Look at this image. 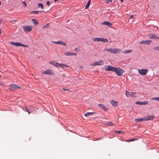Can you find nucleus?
<instances>
[{
  "label": "nucleus",
  "instance_id": "nucleus-46",
  "mask_svg": "<svg viewBox=\"0 0 159 159\" xmlns=\"http://www.w3.org/2000/svg\"><path fill=\"white\" fill-rule=\"evenodd\" d=\"M2 20L0 19V24L1 23V22H2Z\"/></svg>",
  "mask_w": 159,
  "mask_h": 159
},
{
  "label": "nucleus",
  "instance_id": "nucleus-8",
  "mask_svg": "<svg viewBox=\"0 0 159 159\" xmlns=\"http://www.w3.org/2000/svg\"><path fill=\"white\" fill-rule=\"evenodd\" d=\"M20 87L15 84H11L9 86V89L11 90L14 91L17 89H20Z\"/></svg>",
  "mask_w": 159,
  "mask_h": 159
},
{
  "label": "nucleus",
  "instance_id": "nucleus-45",
  "mask_svg": "<svg viewBox=\"0 0 159 159\" xmlns=\"http://www.w3.org/2000/svg\"><path fill=\"white\" fill-rule=\"evenodd\" d=\"M78 48H75V51H78Z\"/></svg>",
  "mask_w": 159,
  "mask_h": 159
},
{
  "label": "nucleus",
  "instance_id": "nucleus-19",
  "mask_svg": "<svg viewBox=\"0 0 159 159\" xmlns=\"http://www.w3.org/2000/svg\"><path fill=\"white\" fill-rule=\"evenodd\" d=\"M98 106L102 108L103 109H104L105 111H107V108L103 104H99Z\"/></svg>",
  "mask_w": 159,
  "mask_h": 159
},
{
  "label": "nucleus",
  "instance_id": "nucleus-47",
  "mask_svg": "<svg viewBox=\"0 0 159 159\" xmlns=\"http://www.w3.org/2000/svg\"><path fill=\"white\" fill-rule=\"evenodd\" d=\"M62 89L64 90H66V89Z\"/></svg>",
  "mask_w": 159,
  "mask_h": 159
},
{
  "label": "nucleus",
  "instance_id": "nucleus-50",
  "mask_svg": "<svg viewBox=\"0 0 159 159\" xmlns=\"http://www.w3.org/2000/svg\"><path fill=\"white\" fill-rule=\"evenodd\" d=\"M54 0V1H55V2H57V1L58 0Z\"/></svg>",
  "mask_w": 159,
  "mask_h": 159
},
{
  "label": "nucleus",
  "instance_id": "nucleus-29",
  "mask_svg": "<svg viewBox=\"0 0 159 159\" xmlns=\"http://www.w3.org/2000/svg\"><path fill=\"white\" fill-rule=\"evenodd\" d=\"M143 102H141L139 101L137 102H136V103L137 104H139L140 105H143Z\"/></svg>",
  "mask_w": 159,
  "mask_h": 159
},
{
  "label": "nucleus",
  "instance_id": "nucleus-34",
  "mask_svg": "<svg viewBox=\"0 0 159 159\" xmlns=\"http://www.w3.org/2000/svg\"><path fill=\"white\" fill-rule=\"evenodd\" d=\"M154 49L156 50L159 51V46L154 47Z\"/></svg>",
  "mask_w": 159,
  "mask_h": 159
},
{
  "label": "nucleus",
  "instance_id": "nucleus-11",
  "mask_svg": "<svg viewBox=\"0 0 159 159\" xmlns=\"http://www.w3.org/2000/svg\"><path fill=\"white\" fill-rule=\"evenodd\" d=\"M43 73L45 74L52 75H54V73L52 71V70H48L44 71L43 72Z\"/></svg>",
  "mask_w": 159,
  "mask_h": 159
},
{
  "label": "nucleus",
  "instance_id": "nucleus-42",
  "mask_svg": "<svg viewBox=\"0 0 159 159\" xmlns=\"http://www.w3.org/2000/svg\"><path fill=\"white\" fill-rule=\"evenodd\" d=\"M22 3L24 4L25 6V7L26 6V4L25 2H23Z\"/></svg>",
  "mask_w": 159,
  "mask_h": 159
},
{
  "label": "nucleus",
  "instance_id": "nucleus-54",
  "mask_svg": "<svg viewBox=\"0 0 159 159\" xmlns=\"http://www.w3.org/2000/svg\"><path fill=\"white\" fill-rule=\"evenodd\" d=\"M66 90L69 91V90L68 89H66Z\"/></svg>",
  "mask_w": 159,
  "mask_h": 159
},
{
  "label": "nucleus",
  "instance_id": "nucleus-48",
  "mask_svg": "<svg viewBox=\"0 0 159 159\" xmlns=\"http://www.w3.org/2000/svg\"><path fill=\"white\" fill-rule=\"evenodd\" d=\"M123 0H120L121 2H123Z\"/></svg>",
  "mask_w": 159,
  "mask_h": 159
},
{
  "label": "nucleus",
  "instance_id": "nucleus-23",
  "mask_svg": "<svg viewBox=\"0 0 159 159\" xmlns=\"http://www.w3.org/2000/svg\"><path fill=\"white\" fill-rule=\"evenodd\" d=\"M136 93L134 92H131L130 93V95L131 97H134L135 96Z\"/></svg>",
  "mask_w": 159,
  "mask_h": 159
},
{
  "label": "nucleus",
  "instance_id": "nucleus-7",
  "mask_svg": "<svg viewBox=\"0 0 159 159\" xmlns=\"http://www.w3.org/2000/svg\"><path fill=\"white\" fill-rule=\"evenodd\" d=\"M115 67H112L111 66H107L105 67V70L107 71H111L113 72H114Z\"/></svg>",
  "mask_w": 159,
  "mask_h": 159
},
{
  "label": "nucleus",
  "instance_id": "nucleus-40",
  "mask_svg": "<svg viewBox=\"0 0 159 159\" xmlns=\"http://www.w3.org/2000/svg\"><path fill=\"white\" fill-rule=\"evenodd\" d=\"M77 54L76 53L71 52V55H76Z\"/></svg>",
  "mask_w": 159,
  "mask_h": 159
},
{
  "label": "nucleus",
  "instance_id": "nucleus-16",
  "mask_svg": "<svg viewBox=\"0 0 159 159\" xmlns=\"http://www.w3.org/2000/svg\"><path fill=\"white\" fill-rule=\"evenodd\" d=\"M154 116L152 115H151L147 117H145V121L152 120L154 119Z\"/></svg>",
  "mask_w": 159,
  "mask_h": 159
},
{
  "label": "nucleus",
  "instance_id": "nucleus-53",
  "mask_svg": "<svg viewBox=\"0 0 159 159\" xmlns=\"http://www.w3.org/2000/svg\"><path fill=\"white\" fill-rule=\"evenodd\" d=\"M1 77V75H0V77Z\"/></svg>",
  "mask_w": 159,
  "mask_h": 159
},
{
  "label": "nucleus",
  "instance_id": "nucleus-20",
  "mask_svg": "<svg viewBox=\"0 0 159 159\" xmlns=\"http://www.w3.org/2000/svg\"><path fill=\"white\" fill-rule=\"evenodd\" d=\"M94 113V112H88L86 113H85L84 115V116L86 117H87L89 115H93Z\"/></svg>",
  "mask_w": 159,
  "mask_h": 159
},
{
  "label": "nucleus",
  "instance_id": "nucleus-3",
  "mask_svg": "<svg viewBox=\"0 0 159 159\" xmlns=\"http://www.w3.org/2000/svg\"><path fill=\"white\" fill-rule=\"evenodd\" d=\"M114 72L119 76H122L124 71L123 70L120 68H116Z\"/></svg>",
  "mask_w": 159,
  "mask_h": 159
},
{
  "label": "nucleus",
  "instance_id": "nucleus-33",
  "mask_svg": "<svg viewBox=\"0 0 159 159\" xmlns=\"http://www.w3.org/2000/svg\"><path fill=\"white\" fill-rule=\"evenodd\" d=\"M48 25H49V24H46V25L44 26L43 27V28H47L48 27Z\"/></svg>",
  "mask_w": 159,
  "mask_h": 159
},
{
  "label": "nucleus",
  "instance_id": "nucleus-6",
  "mask_svg": "<svg viewBox=\"0 0 159 159\" xmlns=\"http://www.w3.org/2000/svg\"><path fill=\"white\" fill-rule=\"evenodd\" d=\"M10 43L12 45H14L16 46H22L24 47H28V46L27 45H25L23 44H22L18 42H11Z\"/></svg>",
  "mask_w": 159,
  "mask_h": 159
},
{
  "label": "nucleus",
  "instance_id": "nucleus-15",
  "mask_svg": "<svg viewBox=\"0 0 159 159\" xmlns=\"http://www.w3.org/2000/svg\"><path fill=\"white\" fill-rule=\"evenodd\" d=\"M52 43H54L56 44H61L63 45L64 46H66V44L65 43L62 41H59L57 42H55V41H52Z\"/></svg>",
  "mask_w": 159,
  "mask_h": 159
},
{
  "label": "nucleus",
  "instance_id": "nucleus-52",
  "mask_svg": "<svg viewBox=\"0 0 159 159\" xmlns=\"http://www.w3.org/2000/svg\"><path fill=\"white\" fill-rule=\"evenodd\" d=\"M2 33V32H1V31L0 30V33L1 34Z\"/></svg>",
  "mask_w": 159,
  "mask_h": 159
},
{
  "label": "nucleus",
  "instance_id": "nucleus-44",
  "mask_svg": "<svg viewBox=\"0 0 159 159\" xmlns=\"http://www.w3.org/2000/svg\"><path fill=\"white\" fill-rule=\"evenodd\" d=\"M133 17V15H132L131 16H130V19H131V18H132Z\"/></svg>",
  "mask_w": 159,
  "mask_h": 159
},
{
  "label": "nucleus",
  "instance_id": "nucleus-9",
  "mask_svg": "<svg viewBox=\"0 0 159 159\" xmlns=\"http://www.w3.org/2000/svg\"><path fill=\"white\" fill-rule=\"evenodd\" d=\"M138 72L140 75H145L148 72V70L145 69H138Z\"/></svg>",
  "mask_w": 159,
  "mask_h": 159
},
{
  "label": "nucleus",
  "instance_id": "nucleus-13",
  "mask_svg": "<svg viewBox=\"0 0 159 159\" xmlns=\"http://www.w3.org/2000/svg\"><path fill=\"white\" fill-rule=\"evenodd\" d=\"M110 102L112 105L114 107H117L119 104V102H118L116 101L113 100H111Z\"/></svg>",
  "mask_w": 159,
  "mask_h": 159
},
{
  "label": "nucleus",
  "instance_id": "nucleus-38",
  "mask_svg": "<svg viewBox=\"0 0 159 159\" xmlns=\"http://www.w3.org/2000/svg\"><path fill=\"white\" fill-rule=\"evenodd\" d=\"M129 92L127 90H126V91H125V95H126V96L127 97H128V94H127V93H129Z\"/></svg>",
  "mask_w": 159,
  "mask_h": 159
},
{
  "label": "nucleus",
  "instance_id": "nucleus-39",
  "mask_svg": "<svg viewBox=\"0 0 159 159\" xmlns=\"http://www.w3.org/2000/svg\"><path fill=\"white\" fill-rule=\"evenodd\" d=\"M112 1V0H107V1L106 2V3H109V2H111Z\"/></svg>",
  "mask_w": 159,
  "mask_h": 159
},
{
  "label": "nucleus",
  "instance_id": "nucleus-26",
  "mask_svg": "<svg viewBox=\"0 0 159 159\" xmlns=\"http://www.w3.org/2000/svg\"><path fill=\"white\" fill-rule=\"evenodd\" d=\"M137 139V138L136 139H129V140H125V141L127 142H130L131 141H134V140H136Z\"/></svg>",
  "mask_w": 159,
  "mask_h": 159
},
{
  "label": "nucleus",
  "instance_id": "nucleus-32",
  "mask_svg": "<svg viewBox=\"0 0 159 159\" xmlns=\"http://www.w3.org/2000/svg\"><path fill=\"white\" fill-rule=\"evenodd\" d=\"M107 125H109V126H113V125H113L112 124V122H108L107 123Z\"/></svg>",
  "mask_w": 159,
  "mask_h": 159
},
{
  "label": "nucleus",
  "instance_id": "nucleus-24",
  "mask_svg": "<svg viewBox=\"0 0 159 159\" xmlns=\"http://www.w3.org/2000/svg\"><path fill=\"white\" fill-rule=\"evenodd\" d=\"M38 6L39 7L41 8L42 9H43L44 8L43 6L42 3H39L38 4Z\"/></svg>",
  "mask_w": 159,
  "mask_h": 159
},
{
  "label": "nucleus",
  "instance_id": "nucleus-2",
  "mask_svg": "<svg viewBox=\"0 0 159 159\" xmlns=\"http://www.w3.org/2000/svg\"><path fill=\"white\" fill-rule=\"evenodd\" d=\"M104 50L106 51L113 53H118L121 51V49L116 48H106Z\"/></svg>",
  "mask_w": 159,
  "mask_h": 159
},
{
  "label": "nucleus",
  "instance_id": "nucleus-27",
  "mask_svg": "<svg viewBox=\"0 0 159 159\" xmlns=\"http://www.w3.org/2000/svg\"><path fill=\"white\" fill-rule=\"evenodd\" d=\"M151 100H156L159 101V97H153L151 98Z\"/></svg>",
  "mask_w": 159,
  "mask_h": 159
},
{
  "label": "nucleus",
  "instance_id": "nucleus-5",
  "mask_svg": "<svg viewBox=\"0 0 159 159\" xmlns=\"http://www.w3.org/2000/svg\"><path fill=\"white\" fill-rule=\"evenodd\" d=\"M103 61L102 60H100L99 61H97L91 63L90 65L93 66H101L103 65Z\"/></svg>",
  "mask_w": 159,
  "mask_h": 159
},
{
  "label": "nucleus",
  "instance_id": "nucleus-35",
  "mask_svg": "<svg viewBox=\"0 0 159 159\" xmlns=\"http://www.w3.org/2000/svg\"><path fill=\"white\" fill-rule=\"evenodd\" d=\"M116 133H117V134H120L121 133H123V132L121 131H116Z\"/></svg>",
  "mask_w": 159,
  "mask_h": 159
},
{
  "label": "nucleus",
  "instance_id": "nucleus-25",
  "mask_svg": "<svg viewBox=\"0 0 159 159\" xmlns=\"http://www.w3.org/2000/svg\"><path fill=\"white\" fill-rule=\"evenodd\" d=\"M32 21L35 24H38V20L35 19H32Z\"/></svg>",
  "mask_w": 159,
  "mask_h": 159
},
{
  "label": "nucleus",
  "instance_id": "nucleus-37",
  "mask_svg": "<svg viewBox=\"0 0 159 159\" xmlns=\"http://www.w3.org/2000/svg\"><path fill=\"white\" fill-rule=\"evenodd\" d=\"M143 105H146V104H147L148 103V101H145V102H143Z\"/></svg>",
  "mask_w": 159,
  "mask_h": 159
},
{
  "label": "nucleus",
  "instance_id": "nucleus-36",
  "mask_svg": "<svg viewBox=\"0 0 159 159\" xmlns=\"http://www.w3.org/2000/svg\"><path fill=\"white\" fill-rule=\"evenodd\" d=\"M29 111H30H30H32V106H30L29 107Z\"/></svg>",
  "mask_w": 159,
  "mask_h": 159
},
{
  "label": "nucleus",
  "instance_id": "nucleus-43",
  "mask_svg": "<svg viewBox=\"0 0 159 159\" xmlns=\"http://www.w3.org/2000/svg\"><path fill=\"white\" fill-rule=\"evenodd\" d=\"M14 22V23L16 22V20H12L11 21H10V22Z\"/></svg>",
  "mask_w": 159,
  "mask_h": 159
},
{
  "label": "nucleus",
  "instance_id": "nucleus-14",
  "mask_svg": "<svg viewBox=\"0 0 159 159\" xmlns=\"http://www.w3.org/2000/svg\"><path fill=\"white\" fill-rule=\"evenodd\" d=\"M152 42V41L151 40H143L140 42L139 43L140 44H150Z\"/></svg>",
  "mask_w": 159,
  "mask_h": 159
},
{
  "label": "nucleus",
  "instance_id": "nucleus-4",
  "mask_svg": "<svg viewBox=\"0 0 159 159\" xmlns=\"http://www.w3.org/2000/svg\"><path fill=\"white\" fill-rule=\"evenodd\" d=\"M93 41L94 42H108V39H104L100 38H93L92 39Z\"/></svg>",
  "mask_w": 159,
  "mask_h": 159
},
{
  "label": "nucleus",
  "instance_id": "nucleus-30",
  "mask_svg": "<svg viewBox=\"0 0 159 159\" xmlns=\"http://www.w3.org/2000/svg\"><path fill=\"white\" fill-rule=\"evenodd\" d=\"M25 109L26 111L29 114H30V112L29 111H29L28 110V108H27V106H26L25 107Z\"/></svg>",
  "mask_w": 159,
  "mask_h": 159
},
{
  "label": "nucleus",
  "instance_id": "nucleus-18",
  "mask_svg": "<svg viewBox=\"0 0 159 159\" xmlns=\"http://www.w3.org/2000/svg\"><path fill=\"white\" fill-rule=\"evenodd\" d=\"M136 122H141L145 121V117L144 118H141L140 119H135L134 120Z\"/></svg>",
  "mask_w": 159,
  "mask_h": 159
},
{
  "label": "nucleus",
  "instance_id": "nucleus-21",
  "mask_svg": "<svg viewBox=\"0 0 159 159\" xmlns=\"http://www.w3.org/2000/svg\"><path fill=\"white\" fill-rule=\"evenodd\" d=\"M132 51V50H126L124 51H123V53L124 54L130 53Z\"/></svg>",
  "mask_w": 159,
  "mask_h": 159
},
{
  "label": "nucleus",
  "instance_id": "nucleus-1",
  "mask_svg": "<svg viewBox=\"0 0 159 159\" xmlns=\"http://www.w3.org/2000/svg\"><path fill=\"white\" fill-rule=\"evenodd\" d=\"M49 63L50 64L53 65L55 67H60L63 69H64V67L68 68L69 67V66L68 65H65L63 63L60 64L55 61H50L49 62Z\"/></svg>",
  "mask_w": 159,
  "mask_h": 159
},
{
  "label": "nucleus",
  "instance_id": "nucleus-12",
  "mask_svg": "<svg viewBox=\"0 0 159 159\" xmlns=\"http://www.w3.org/2000/svg\"><path fill=\"white\" fill-rule=\"evenodd\" d=\"M149 39H159V37L155 34H150L149 35Z\"/></svg>",
  "mask_w": 159,
  "mask_h": 159
},
{
  "label": "nucleus",
  "instance_id": "nucleus-49",
  "mask_svg": "<svg viewBox=\"0 0 159 159\" xmlns=\"http://www.w3.org/2000/svg\"><path fill=\"white\" fill-rule=\"evenodd\" d=\"M0 84L1 85H2L3 83H0Z\"/></svg>",
  "mask_w": 159,
  "mask_h": 159
},
{
  "label": "nucleus",
  "instance_id": "nucleus-41",
  "mask_svg": "<svg viewBox=\"0 0 159 159\" xmlns=\"http://www.w3.org/2000/svg\"><path fill=\"white\" fill-rule=\"evenodd\" d=\"M47 5L48 6H49L50 5V2L49 1H48L47 2Z\"/></svg>",
  "mask_w": 159,
  "mask_h": 159
},
{
  "label": "nucleus",
  "instance_id": "nucleus-31",
  "mask_svg": "<svg viewBox=\"0 0 159 159\" xmlns=\"http://www.w3.org/2000/svg\"><path fill=\"white\" fill-rule=\"evenodd\" d=\"M32 12L34 14H37L39 12V11H33Z\"/></svg>",
  "mask_w": 159,
  "mask_h": 159
},
{
  "label": "nucleus",
  "instance_id": "nucleus-17",
  "mask_svg": "<svg viewBox=\"0 0 159 159\" xmlns=\"http://www.w3.org/2000/svg\"><path fill=\"white\" fill-rule=\"evenodd\" d=\"M101 24L107 25L111 27L112 26V24L111 23L108 21L103 22Z\"/></svg>",
  "mask_w": 159,
  "mask_h": 159
},
{
  "label": "nucleus",
  "instance_id": "nucleus-28",
  "mask_svg": "<svg viewBox=\"0 0 159 159\" xmlns=\"http://www.w3.org/2000/svg\"><path fill=\"white\" fill-rule=\"evenodd\" d=\"M71 52H67L65 53L64 54L66 56H71Z\"/></svg>",
  "mask_w": 159,
  "mask_h": 159
},
{
  "label": "nucleus",
  "instance_id": "nucleus-22",
  "mask_svg": "<svg viewBox=\"0 0 159 159\" xmlns=\"http://www.w3.org/2000/svg\"><path fill=\"white\" fill-rule=\"evenodd\" d=\"M90 1H91V0H89V1H88V2L85 7V9H87L89 8V6L90 3Z\"/></svg>",
  "mask_w": 159,
  "mask_h": 159
},
{
  "label": "nucleus",
  "instance_id": "nucleus-10",
  "mask_svg": "<svg viewBox=\"0 0 159 159\" xmlns=\"http://www.w3.org/2000/svg\"><path fill=\"white\" fill-rule=\"evenodd\" d=\"M23 28L25 31L29 32L32 30V26H23Z\"/></svg>",
  "mask_w": 159,
  "mask_h": 159
},
{
  "label": "nucleus",
  "instance_id": "nucleus-51",
  "mask_svg": "<svg viewBox=\"0 0 159 159\" xmlns=\"http://www.w3.org/2000/svg\"><path fill=\"white\" fill-rule=\"evenodd\" d=\"M1 1H0V5H1Z\"/></svg>",
  "mask_w": 159,
  "mask_h": 159
}]
</instances>
